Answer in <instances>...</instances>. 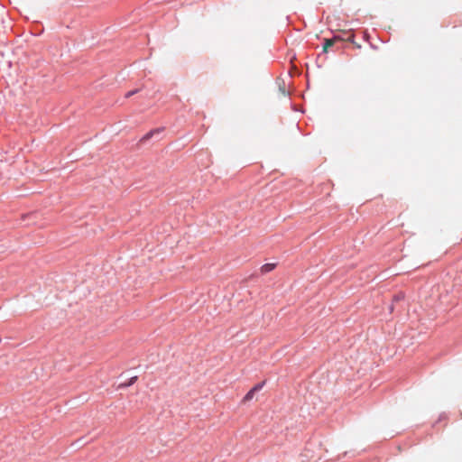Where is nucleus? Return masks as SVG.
I'll use <instances>...</instances> for the list:
<instances>
[{
    "mask_svg": "<svg viewBox=\"0 0 462 462\" xmlns=\"http://www.w3.org/2000/svg\"><path fill=\"white\" fill-rule=\"evenodd\" d=\"M345 36L346 37L344 39L346 40V42H352V43L356 44V42L354 41L355 34H354L353 32H351V31L346 32V31Z\"/></svg>",
    "mask_w": 462,
    "mask_h": 462,
    "instance_id": "obj_7",
    "label": "nucleus"
},
{
    "mask_svg": "<svg viewBox=\"0 0 462 462\" xmlns=\"http://www.w3.org/2000/svg\"><path fill=\"white\" fill-rule=\"evenodd\" d=\"M405 295L403 292L400 291L393 296V302H398L404 299Z\"/></svg>",
    "mask_w": 462,
    "mask_h": 462,
    "instance_id": "obj_9",
    "label": "nucleus"
},
{
    "mask_svg": "<svg viewBox=\"0 0 462 462\" xmlns=\"http://www.w3.org/2000/svg\"><path fill=\"white\" fill-rule=\"evenodd\" d=\"M265 384V381L256 383L251 390L247 392V393L244 397V401L247 402L254 398V395L256 392L260 391L263 385Z\"/></svg>",
    "mask_w": 462,
    "mask_h": 462,
    "instance_id": "obj_4",
    "label": "nucleus"
},
{
    "mask_svg": "<svg viewBox=\"0 0 462 462\" xmlns=\"http://www.w3.org/2000/svg\"><path fill=\"white\" fill-rule=\"evenodd\" d=\"M136 381H137V376L136 375L132 376L131 378L128 379L127 382L121 383L120 387H129V386L133 385Z\"/></svg>",
    "mask_w": 462,
    "mask_h": 462,
    "instance_id": "obj_8",
    "label": "nucleus"
},
{
    "mask_svg": "<svg viewBox=\"0 0 462 462\" xmlns=\"http://www.w3.org/2000/svg\"><path fill=\"white\" fill-rule=\"evenodd\" d=\"M345 33H346V31H341L339 32L333 33L332 37H337V44L339 45L337 47V49L345 48V43H346V40L344 39L346 37Z\"/></svg>",
    "mask_w": 462,
    "mask_h": 462,
    "instance_id": "obj_5",
    "label": "nucleus"
},
{
    "mask_svg": "<svg viewBox=\"0 0 462 462\" xmlns=\"http://www.w3.org/2000/svg\"><path fill=\"white\" fill-rule=\"evenodd\" d=\"M337 46L339 45L337 44V37L324 38L322 42V52L319 56L320 57L323 54H327L329 51H338L339 49H337Z\"/></svg>",
    "mask_w": 462,
    "mask_h": 462,
    "instance_id": "obj_2",
    "label": "nucleus"
},
{
    "mask_svg": "<svg viewBox=\"0 0 462 462\" xmlns=\"http://www.w3.org/2000/svg\"><path fill=\"white\" fill-rule=\"evenodd\" d=\"M275 267H276V263H264L261 267V273L263 274L268 273L272 272Z\"/></svg>",
    "mask_w": 462,
    "mask_h": 462,
    "instance_id": "obj_6",
    "label": "nucleus"
},
{
    "mask_svg": "<svg viewBox=\"0 0 462 462\" xmlns=\"http://www.w3.org/2000/svg\"><path fill=\"white\" fill-rule=\"evenodd\" d=\"M393 309H394V307H393V302H392V304L389 306V310H390V312H393Z\"/></svg>",
    "mask_w": 462,
    "mask_h": 462,
    "instance_id": "obj_10",
    "label": "nucleus"
},
{
    "mask_svg": "<svg viewBox=\"0 0 462 462\" xmlns=\"http://www.w3.org/2000/svg\"><path fill=\"white\" fill-rule=\"evenodd\" d=\"M137 94L139 95L140 98H151L153 97V95L150 92V90L147 89L146 86L142 84L140 87L127 91L125 94V98H129Z\"/></svg>",
    "mask_w": 462,
    "mask_h": 462,
    "instance_id": "obj_1",
    "label": "nucleus"
},
{
    "mask_svg": "<svg viewBox=\"0 0 462 462\" xmlns=\"http://www.w3.org/2000/svg\"><path fill=\"white\" fill-rule=\"evenodd\" d=\"M164 131L163 127L154 128L148 133H146L140 140V143H146L149 140L155 138L156 141H159L162 138V134Z\"/></svg>",
    "mask_w": 462,
    "mask_h": 462,
    "instance_id": "obj_3",
    "label": "nucleus"
}]
</instances>
